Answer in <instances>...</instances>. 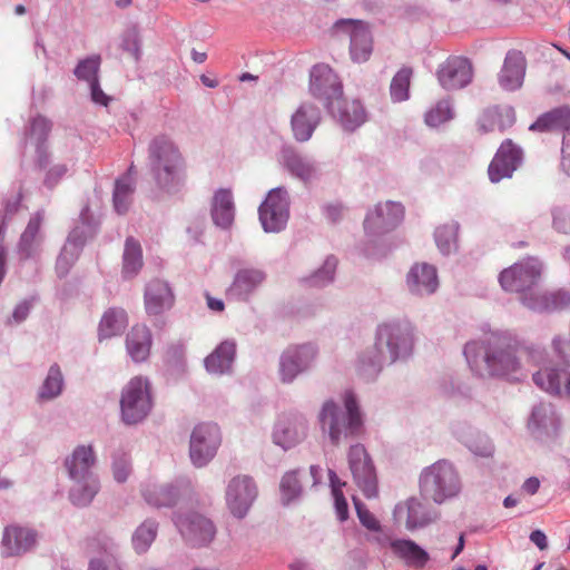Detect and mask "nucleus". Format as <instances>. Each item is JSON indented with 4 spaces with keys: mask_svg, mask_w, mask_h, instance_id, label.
<instances>
[{
    "mask_svg": "<svg viewBox=\"0 0 570 570\" xmlns=\"http://www.w3.org/2000/svg\"><path fill=\"white\" fill-rule=\"evenodd\" d=\"M524 345L508 331H495L482 338L470 341L463 347V355L474 375L482 379H507L519 381L521 353Z\"/></svg>",
    "mask_w": 570,
    "mask_h": 570,
    "instance_id": "obj_1",
    "label": "nucleus"
},
{
    "mask_svg": "<svg viewBox=\"0 0 570 570\" xmlns=\"http://www.w3.org/2000/svg\"><path fill=\"white\" fill-rule=\"evenodd\" d=\"M414 350V328L406 321L392 320L379 324L373 350L358 358V374L367 382L376 380L383 367L406 362Z\"/></svg>",
    "mask_w": 570,
    "mask_h": 570,
    "instance_id": "obj_2",
    "label": "nucleus"
},
{
    "mask_svg": "<svg viewBox=\"0 0 570 570\" xmlns=\"http://www.w3.org/2000/svg\"><path fill=\"white\" fill-rule=\"evenodd\" d=\"M147 168L156 188L168 196L179 194L186 185L187 165L179 147L167 135H157L148 144Z\"/></svg>",
    "mask_w": 570,
    "mask_h": 570,
    "instance_id": "obj_3",
    "label": "nucleus"
},
{
    "mask_svg": "<svg viewBox=\"0 0 570 570\" xmlns=\"http://www.w3.org/2000/svg\"><path fill=\"white\" fill-rule=\"evenodd\" d=\"M342 400L344 409L330 399L323 403L317 415L322 434L333 446L358 438L364 429V417L356 394L346 390Z\"/></svg>",
    "mask_w": 570,
    "mask_h": 570,
    "instance_id": "obj_4",
    "label": "nucleus"
},
{
    "mask_svg": "<svg viewBox=\"0 0 570 570\" xmlns=\"http://www.w3.org/2000/svg\"><path fill=\"white\" fill-rule=\"evenodd\" d=\"M95 461L91 445L76 446L65 460L68 475L75 482L69 491V500L76 507H88L99 491L98 476L91 471Z\"/></svg>",
    "mask_w": 570,
    "mask_h": 570,
    "instance_id": "obj_5",
    "label": "nucleus"
},
{
    "mask_svg": "<svg viewBox=\"0 0 570 570\" xmlns=\"http://www.w3.org/2000/svg\"><path fill=\"white\" fill-rule=\"evenodd\" d=\"M420 491L423 498L436 504L455 498L461 491V481L454 465L442 459L424 468L420 474Z\"/></svg>",
    "mask_w": 570,
    "mask_h": 570,
    "instance_id": "obj_6",
    "label": "nucleus"
},
{
    "mask_svg": "<svg viewBox=\"0 0 570 570\" xmlns=\"http://www.w3.org/2000/svg\"><path fill=\"white\" fill-rule=\"evenodd\" d=\"M120 420L127 426L142 423L154 407L151 385L147 377L134 376L120 393Z\"/></svg>",
    "mask_w": 570,
    "mask_h": 570,
    "instance_id": "obj_7",
    "label": "nucleus"
},
{
    "mask_svg": "<svg viewBox=\"0 0 570 570\" xmlns=\"http://www.w3.org/2000/svg\"><path fill=\"white\" fill-rule=\"evenodd\" d=\"M291 197L284 186L272 188L258 207V219L265 233H281L289 219Z\"/></svg>",
    "mask_w": 570,
    "mask_h": 570,
    "instance_id": "obj_8",
    "label": "nucleus"
},
{
    "mask_svg": "<svg viewBox=\"0 0 570 570\" xmlns=\"http://www.w3.org/2000/svg\"><path fill=\"white\" fill-rule=\"evenodd\" d=\"M222 444V432L216 423L197 424L189 439V458L191 464L202 469L212 462Z\"/></svg>",
    "mask_w": 570,
    "mask_h": 570,
    "instance_id": "obj_9",
    "label": "nucleus"
},
{
    "mask_svg": "<svg viewBox=\"0 0 570 570\" xmlns=\"http://www.w3.org/2000/svg\"><path fill=\"white\" fill-rule=\"evenodd\" d=\"M541 272V262L529 258L503 269L499 275V283L504 291L518 293L521 301L523 295L534 293L532 288L538 284Z\"/></svg>",
    "mask_w": 570,
    "mask_h": 570,
    "instance_id": "obj_10",
    "label": "nucleus"
},
{
    "mask_svg": "<svg viewBox=\"0 0 570 570\" xmlns=\"http://www.w3.org/2000/svg\"><path fill=\"white\" fill-rule=\"evenodd\" d=\"M309 92L327 112H333V105L343 97V85L328 65L317 63L309 71Z\"/></svg>",
    "mask_w": 570,
    "mask_h": 570,
    "instance_id": "obj_11",
    "label": "nucleus"
},
{
    "mask_svg": "<svg viewBox=\"0 0 570 570\" xmlns=\"http://www.w3.org/2000/svg\"><path fill=\"white\" fill-rule=\"evenodd\" d=\"M333 30L350 37V55L354 62L362 63L370 59L373 39L366 22L358 19H338L334 22Z\"/></svg>",
    "mask_w": 570,
    "mask_h": 570,
    "instance_id": "obj_12",
    "label": "nucleus"
},
{
    "mask_svg": "<svg viewBox=\"0 0 570 570\" xmlns=\"http://www.w3.org/2000/svg\"><path fill=\"white\" fill-rule=\"evenodd\" d=\"M348 466L354 482L367 499L377 497V476L374 463L363 444L350 446Z\"/></svg>",
    "mask_w": 570,
    "mask_h": 570,
    "instance_id": "obj_13",
    "label": "nucleus"
},
{
    "mask_svg": "<svg viewBox=\"0 0 570 570\" xmlns=\"http://www.w3.org/2000/svg\"><path fill=\"white\" fill-rule=\"evenodd\" d=\"M173 522L191 547H205L213 541L216 534V528L212 520L197 512H174Z\"/></svg>",
    "mask_w": 570,
    "mask_h": 570,
    "instance_id": "obj_14",
    "label": "nucleus"
},
{
    "mask_svg": "<svg viewBox=\"0 0 570 570\" xmlns=\"http://www.w3.org/2000/svg\"><path fill=\"white\" fill-rule=\"evenodd\" d=\"M233 266L237 267L230 285L226 289V297L233 302H248L265 283L267 274L264 269L253 266H239V261L234 259Z\"/></svg>",
    "mask_w": 570,
    "mask_h": 570,
    "instance_id": "obj_15",
    "label": "nucleus"
},
{
    "mask_svg": "<svg viewBox=\"0 0 570 570\" xmlns=\"http://www.w3.org/2000/svg\"><path fill=\"white\" fill-rule=\"evenodd\" d=\"M317 355V347L305 343L286 348L279 357V379L282 383L289 384L308 371Z\"/></svg>",
    "mask_w": 570,
    "mask_h": 570,
    "instance_id": "obj_16",
    "label": "nucleus"
},
{
    "mask_svg": "<svg viewBox=\"0 0 570 570\" xmlns=\"http://www.w3.org/2000/svg\"><path fill=\"white\" fill-rule=\"evenodd\" d=\"M404 219V206L399 202L387 200L370 210L363 226L367 236H381L395 229Z\"/></svg>",
    "mask_w": 570,
    "mask_h": 570,
    "instance_id": "obj_17",
    "label": "nucleus"
},
{
    "mask_svg": "<svg viewBox=\"0 0 570 570\" xmlns=\"http://www.w3.org/2000/svg\"><path fill=\"white\" fill-rule=\"evenodd\" d=\"M258 494L257 485L249 475L234 476L226 488V504L237 519H244Z\"/></svg>",
    "mask_w": 570,
    "mask_h": 570,
    "instance_id": "obj_18",
    "label": "nucleus"
},
{
    "mask_svg": "<svg viewBox=\"0 0 570 570\" xmlns=\"http://www.w3.org/2000/svg\"><path fill=\"white\" fill-rule=\"evenodd\" d=\"M523 151L511 139L501 142L489 167L488 175L492 184H498L504 178H511L521 166Z\"/></svg>",
    "mask_w": 570,
    "mask_h": 570,
    "instance_id": "obj_19",
    "label": "nucleus"
},
{
    "mask_svg": "<svg viewBox=\"0 0 570 570\" xmlns=\"http://www.w3.org/2000/svg\"><path fill=\"white\" fill-rule=\"evenodd\" d=\"M37 530L18 524L7 525L1 539V554L4 558L21 557L32 552L38 544Z\"/></svg>",
    "mask_w": 570,
    "mask_h": 570,
    "instance_id": "obj_20",
    "label": "nucleus"
},
{
    "mask_svg": "<svg viewBox=\"0 0 570 570\" xmlns=\"http://www.w3.org/2000/svg\"><path fill=\"white\" fill-rule=\"evenodd\" d=\"M436 77L445 90L462 89L471 83L473 67L468 58L451 56L439 66Z\"/></svg>",
    "mask_w": 570,
    "mask_h": 570,
    "instance_id": "obj_21",
    "label": "nucleus"
},
{
    "mask_svg": "<svg viewBox=\"0 0 570 570\" xmlns=\"http://www.w3.org/2000/svg\"><path fill=\"white\" fill-rule=\"evenodd\" d=\"M176 302L171 285L164 279L149 281L144 291V305L148 316H160L170 311Z\"/></svg>",
    "mask_w": 570,
    "mask_h": 570,
    "instance_id": "obj_22",
    "label": "nucleus"
},
{
    "mask_svg": "<svg viewBox=\"0 0 570 570\" xmlns=\"http://www.w3.org/2000/svg\"><path fill=\"white\" fill-rule=\"evenodd\" d=\"M278 160L291 176L303 183L311 181L317 175L316 160L308 155L301 154L291 145L282 146Z\"/></svg>",
    "mask_w": 570,
    "mask_h": 570,
    "instance_id": "obj_23",
    "label": "nucleus"
},
{
    "mask_svg": "<svg viewBox=\"0 0 570 570\" xmlns=\"http://www.w3.org/2000/svg\"><path fill=\"white\" fill-rule=\"evenodd\" d=\"M560 428V419L551 404L540 403L533 406L529 429L532 435L542 442L553 439Z\"/></svg>",
    "mask_w": 570,
    "mask_h": 570,
    "instance_id": "obj_24",
    "label": "nucleus"
},
{
    "mask_svg": "<svg viewBox=\"0 0 570 570\" xmlns=\"http://www.w3.org/2000/svg\"><path fill=\"white\" fill-rule=\"evenodd\" d=\"M322 120L318 107L312 102H303L291 118L293 137L298 142L308 141Z\"/></svg>",
    "mask_w": 570,
    "mask_h": 570,
    "instance_id": "obj_25",
    "label": "nucleus"
},
{
    "mask_svg": "<svg viewBox=\"0 0 570 570\" xmlns=\"http://www.w3.org/2000/svg\"><path fill=\"white\" fill-rule=\"evenodd\" d=\"M236 354V341L233 338L224 340L204 358V367L212 375L232 374Z\"/></svg>",
    "mask_w": 570,
    "mask_h": 570,
    "instance_id": "obj_26",
    "label": "nucleus"
},
{
    "mask_svg": "<svg viewBox=\"0 0 570 570\" xmlns=\"http://www.w3.org/2000/svg\"><path fill=\"white\" fill-rule=\"evenodd\" d=\"M381 546L389 544L393 553L410 567L423 568L430 560L429 552L412 539H390L387 535L376 538Z\"/></svg>",
    "mask_w": 570,
    "mask_h": 570,
    "instance_id": "obj_27",
    "label": "nucleus"
},
{
    "mask_svg": "<svg viewBox=\"0 0 570 570\" xmlns=\"http://www.w3.org/2000/svg\"><path fill=\"white\" fill-rule=\"evenodd\" d=\"M307 425L303 417L282 416L273 431V441L284 450L294 448L306 435Z\"/></svg>",
    "mask_w": 570,
    "mask_h": 570,
    "instance_id": "obj_28",
    "label": "nucleus"
},
{
    "mask_svg": "<svg viewBox=\"0 0 570 570\" xmlns=\"http://www.w3.org/2000/svg\"><path fill=\"white\" fill-rule=\"evenodd\" d=\"M406 286L416 296L435 293L439 287L436 268L428 263L414 264L406 275Z\"/></svg>",
    "mask_w": 570,
    "mask_h": 570,
    "instance_id": "obj_29",
    "label": "nucleus"
},
{
    "mask_svg": "<svg viewBox=\"0 0 570 570\" xmlns=\"http://www.w3.org/2000/svg\"><path fill=\"white\" fill-rule=\"evenodd\" d=\"M525 75V60L521 51L509 50L498 80L502 89L514 91L522 86Z\"/></svg>",
    "mask_w": 570,
    "mask_h": 570,
    "instance_id": "obj_30",
    "label": "nucleus"
},
{
    "mask_svg": "<svg viewBox=\"0 0 570 570\" xmlns=\"http://www.w3.org/2000/svg\"><path fill=\"white\" fill-rule=\"evenodd\" d=\"M523 306L538 313H551L570 306V292L558 289L551 293L525 294L521 298Z\"/></svg>",
    "mask_w": 570,
    "mask_h": 570,
    "instance_id": "obj_31",
    "label": "nucleus"
},
{
    "mask_svg": "<svg viewBox=\"0 0 570 570\" xmlns=\"http://www.w3.org/2000/svg\"><path fill=\"white\" fill-rule=\"evenodd\" d=\"M210 216L215 226L229 229L235 219V204L230 189L219 188L214 193L210 203Z\"/></svg>",
    "mask_w": 570,
    "mask_h": 570,
    "instance_id": "obj_32",
    "label": "nucleus"
},
{
    "mask_svg": "<svg viewBox=\"0 0 570 570\" xmlns=\"http://www.w3.org/2000/svg\"><path fill=\"white\" fill-rule=\"evenodd\" d=\"M338 121L345 131L353 132L366 120V112L358 99L346 101L343 98L333 105V112H328Z\"/></svg>",
    "mask_w": 570,
    "mask_h": 570,
    "instance_id": "obj_33",
    "label": "nucleus"
},
{
    "mask_svg": "<svg viewBox=\"0 0 570 570\" xmlns=\"http://www.w3.org/2000/svg\"><path fill=\"white\" fill-rule=\"evenodd\" d=\"M454 436L473 454L481 458H490L494 453V445L487 434H483L470 425L459 424L453 428Z\"/></svg>",
    "mask_w": 570,
    "mask_h": 570,
    "instance_id": "obj_34",
    "label": "nucleus"
},
{
    "mask_svg": "<svg viewBox=\"0 0 570 570\" xmlns=\"http://www.w3.org/2000/svg\"><path fill=\"white\" fill-rule=\"evenodd\" d=\"M529 130L568 132L570 130V106L563 105L543 112L529 126Z\"/></svg>",
    "mask_w": 570,
    "mask_h": 570,
    "instance_id": "obj_35",
    "label": "nucleus"
},
{
    "mask_svg": "<svg viewBox=\"0 0 570 570\" xmlns=\"http://www.w3.org/2000/svg\"><path fill=\"white\" fill-rule=\"evenodd\" d=\"M128 326V314L121 307H110L101 316L98 325V340L102 342L120 336Z\"/></svg>",
    "mask_w": 570,
    "mask_h": 570,
    "instance_id": "obj_36",
    "label": "nucleus"
},
{
    "mask_svg": "<svg viewBox=\"0 0 570 570\" xmlns=\"http://www.w3.org/2000/svg\"><path fill=\"white\" fill-rule=\"evenodd\" d=\"M79 217L81 224L72 228L66 243L82 250L87 239L95 237L98 233L100 222L92 215L89 206L81 209Z\"/></svg>",
    "mask_w": 570,
    "mask_h": 570,
    "instance_id": "obj_37",
    "label": "nucleus"
},
{
    "mask_svg": "<svg viewBox=\"0 0 570 570\" xmlns=\"http://www.w3.org/2000/svg\"><path fill=\"white\" fill-rule=\"evenodd\" d=\"M151 347V333L147 326H134L126 336V348L131 360L140 363L147 360Z\"/></svg>",
    "mask_w": 570,
    "mask_h": 570,
    "instance_id": "obj_38",
    "label": "nucleus"
},
{
    "mask_svg": "<svg viewBox=\"0 0 570 570\" xmlns=\"http://www.w3.org/2000/svg\"><path fill=\"white\" fill-rule=\"evenodd\" d=\"M142 497L149 505L173 508L180 498V490L175 483L154 484L142 491Z\"/></svg>",
    "mask_w": 570,
    "mask_h": 570,
    "instance_id": "obj_39",
    "label": "nucleus"
},
{
    "mask_svg": "<svg viewBox=\"0 0 570 570\" xmlns=\"http://www.w3.org/2000/svg\"><path fill=\"white\" fill-rule=\"evenodd\" d=\"M42 220L43 213L38 210L33 216L30 217L24 230L20 236L18 249L24 259L32 258L37 253Z\"/></svg>",
    "mask_w": 570,
    "mask_h": 570,
    "instance_id": "obj_40",
    "label": "nucleus"
},
{
    "mask_svg": "<svg viewBox=\"0 0 570 570\" xmlns=\"http://www.w3.org/2000/svg\"><path fill=\"white\" fill-rule=\"evenodd\" d=\"M92 542L100 549V556L90 559L87 570H109L117 560L118 544L114 539L100 533Z\"/></svg>",
    "mask_w": 570,
    "mask_h": 570,
    "instance_id": "obj_41",
    "label": "nucleus"
},
{
    "mask_svg": "<svg viewBox=\"0 0 570 570\" xmlns=\"http://www.w3.org/2000/svg\"><path fill=\"white\" fill-rule=\"evenodd\" d=\"M142 267V250L138 240L129 236L126 238L122 254V277L131 279L138 275Z\"/></svg>",
    "mask_w": 570,
    "mask_h": 570,
    "instance_id": "obj_42",
    "label": "nucleus"
},
{
    "mask_svg": "<svg viewBox=\"0 0 570 570\" xmlns=\"http://www.w3.org/2000/svg\"><path fill=\"white\" fill-rule=\"evenodd\" d=\"M338 259L328 255L322 266L309 275L302 277L301 283L307 287L322 288L334 282Z\"/></svg>",
    "mask_w": 570,
    "mask_h": 570,
    "instance_id": "obj_43",
    "label": "nucleus"
},
{
    "mask_svg": "<svg viewBox=\"0 0 570 570\" xmlns=\"http://www.w3.org/2000/svg\"><path fill=\"white\" fill-rule=\"evenodd\" d=\"M563 372L564 366H547L535 372L532 375V381L542 391L552 395H560L562 390Z\"/></svg>",
    "mask_w": 570,
    "mask_h": 570,
    "instance_id": "obj_44",
    "label": "nucleus"
},
{
    "mask_svg": "<svg viewBox=\"0 0 570 570\" xmlns=\"http://www.w3.org/2000/svg\"><path fill=\"white\" fill-rule=\"evenodd\" d=\"M134 191L135 187L128 175L116 179L112 191V206L118 215L128 213Z\"/></svg>",
    "mask_w": 570,
    "mask_h": 570,
    "instance_id": "obj_45",
    "label": "nucleus"
},
{
    "mask_svg": "<svg viewBox=\"0 0 570 570\" xmlns=\"http://www.w3.org/2000/svg\"><path fill=\"white\" fill-rule=\"evenodd\" d=\"M438 514L435 511L428 509L417 499L411 498L407 501V518L406 528L414 530L423 528L436 519Z\"/></svg>",
    "mask_w": 570,
    "mask_h": 570,
    "instance_id": "obj_46",
    "label": "nucleus"
},
{
    "mask_svg": "<svg viewBox=\"0 0 570 570\" xmlns=\"http://www.w3.org/2000/svg\"><path fill=\"white\" fill-rule=\"evenodd\" d=\"M158 533V522L154 519L145 520L137 527L131 537L134 550L138 553H145L149 550Z\"/></svg>",
    "mask_w": 570,
    "mask_h": 570,
    "instance_id": "obj_47",
    "label": "nucleus"
},
{
    "mask_svg": "<svg viewBox=\"0 0 570 570\" xmlns=\"http://www.w3.org/2000/svg\"><path fill=\"white\" fill-rule=\"evenodd\" d=\"M460 224L452 222L439 226L434 232V240L438 249L444 256H449L458 247V234Z\"/></svg>",
    "mask_w": 570,
    "mask_h": 570,
    "instance_id": "obj_48",
    "label": "nucleus"
},
{
    "mask_svg": "<svg viewBox=\"0 0 570 570\" xmlns=\"http://www.w3.org/2000/svg\"><path fill=\"white\" fill-rule=\"evenodd\" d=\"M65 381L62 372L57 363L52 364L47 376L39 389L38 399L41 401H50L58 397L63 389Z\"/></svg>",
    "mask_w": 570,
    "mask_h": 570,
    "instance_id": "obj_49",
    "label": "nucleus"
},
{
    "mask_svg": "<svg viewBox=\"0 0 570 570\" xmlns=\"http://www.w3.org/2000/svg\"><path fill=\"white\" fill-rule=\"evenodd\" d=\"M299 469L287 471L281 479L279 491L283 505H289L298 500L303 493V485L298 478Z\"/></svg>",
    "mask_w": 570,
    "mask_h": 570,
    "instance_id": "obj_50",
    "label": "nucleus"
},
{
    "mask_svg": "<svg viewBox=\"0 0 570 570\" xmlns=\"http://www.w3.org/2000/svg\"><path fill=\"white\" fill-rule=\"evenodd\" d=\"M413 70L410 67H402L392 78L390 96L393 102H402L410 98V83Z\"/></svg>",
    "mask_w": 570,
    "mask_h": 570,
    "instance_id": "obj_51",
    "label": "nucleus"
},
{
    "mask_svg": "<svg viewBox=\"0 0 570 570\" xmlns=\"http://www.w3.org/2000/svg\"><path fill=\"white\" fill-rule=\"evenodd\" d=\"M498 116L499 120V129L503 131L505 128L511 127L515 121V112L512 107H507L503 111H500L499 107H494L493 109L487 110L483 114L482 119L480 120V128L488 132L493 129V118Z\"/></svg>",
    "mask_w": 570,
    "mask_h": 570,
    "instance_id": "obj_52",
    "label": "nucleus"
},
{
    "mask_svg": "<svg viewBox=\"0 0 570 570\" xmlns=\"http://www.w3.org/2000/svg\"><path fill=\"white\" fill-rule=\"evenodd\" d=\"M453 117L454 111L451 101L449 99H442L436 102L435 107L425 112L424 121L429 127L435 128L450 121Z\"/></svg>",
    "mask_w": 570,
    "mask_h": 570,
    "instance_id": "obj_53",
    "label": "nucleus"
},
{
    "mask_svg": "<svg viewBox=\"0 0 570 570\" xmlns=\"http://www.w3.org/2000/svg\"><path fill=\"white\" fill-rule=\"evenodd\" d=\"M101 58L99 55H92L78 61L73 69V75L78 80L90 82L99 78Z\"/></svg>",
    "mask_w": 570,
    "mask_h": 570,
    "instance_id": "obj_54",
    "label": "nucleus"
},
{
    "mask_svg": "<svg viewBox=\"0 0 570 570\" xmlns=\"http://www.w3.org/2000/svg\"><path fill=\"white\" fill-rule=\"evenodd\" d=\"M114 479L118 483H125L131 473V459L122 449L116 450L111 455Z\"/></svg>",
    "mask_w": 570,
    "mask_h": 570,
    "instance_id": "obj_55",
    "label": "nucleus"
},
{
    "mask_svg": "<svg viewBox=\"0 0 570 570\" xmlns=\"http://www.w3.org/2000/svg\"><path fill=\"white\" fill-rule=\"evenodd\" d=\"M81 252V249L65 243L56 261V273L59 278H65L69 274Z\"/></svg>",
    "mask_w": 570,
    "mask_h": 570,
    "instance_id": "obj_56",
    "label": "nucleus"
},
{
    "mask_svg": "<svg viewBox=\"0 0 570 570\" xmlns=\"http://www.w3.org/2000/svg\"><path fill=\"white\" fill-rule=\"evenodd\" d=\"M51 131V122L42 117L37 116L30 120L29 127L24 130V141L28 137L36 139L37 144H47L49 132Z\"/></svg>",
    "mask_w": 570,
    "mask_h": 570,
    "instance_id": "obj_57",
    "label": "nucleus"
},
{
    "mask_svg": "<svg viewBox=\"0 0 570 570\" xmlns=\"http://www.w3.org/2000/svg\"><path fill=\"white\" fill-rule=\"evenodd\" d=\"M142 41L137 28L127 29L121 37L120 48L129 53L136 62H139L142 56Z\"/></svg>",
    "mask_w": 570,
    "mask_h": 570,
    "instance_id": "obj_58",
    "label": "nucleus"
},
{
    "mask_svg": "<svg viewBox=\"0 0 570 570\" xmlns=\"http://www.w3.org/2000/svg\"><path fill=\"white\" fill-rule=\"evenodd\" d=\"M552 228L564 235H570V207L556 205L551 207Z\"/></svg>",
    "mask_w": 570,
    "mask_h": 570,
    "instance_id": "obj_59",
    "label": "nucleus"
},
{
    "mask_svg": "<svg viewBox=\"0 0 570 570\" xmlns=\"http://www.w3.org/2000/svg\"><path fill=\"white\" fill-rule=\"evenodd\" d=\"M353 503L356 511V515L360 520V523L372 532H381L382 527L376 517L366 508L364 502H362L356 497H353Z\"/></svg>",
    "mask_w": 570,
    "mask_h": 570,
    "instance_id": "obj_60",
    "label": "nucleus"
},
{
    "mask_svg": "<svg viewBox=\"0 0 570 570\" xmlns=\"http://www.w3.org/2000/svg\"><path fill=\"white\" fill-rule=\"evenodd\" d=\"M38 301V295H31L19 302L14 306L11 316L7 320V325H20L21 323H23L28 318L31 309L33 308L35 304Z\"/></svg>",
    "mask_w": 570,
    "mask_h": 570,
    "instance_id": "obj_61",
    "label": "nucleus"
},
{
    "mask_svg": "<svg viewBox=\"0 0 570 570\" xmlns=\"http://www.w3.org/2000/svg\"><path fill=\"white\" fill-rule=\"evenodd\" d=\"M21 194L13 199H7L3 209L0 212V239L4 237L7 227L12 217L18 213L21 205Z\"/></svg>",
    "mask_w": 570,
    "mask_h": 570,
    "instance_id": "obj_62",
    "label": "nucleus"
},
{
    "mask_svg": "<svg viewBox=\"0 0 570 570\" xmlns=\"http://www.w3.org/2000/svg\"><path fill=\"white\" fill-rule=\"evenodd\" d=\"M68 168L65 164H57L48 169L43 179V186L48 189L55 188L62 177L67 174Z\"/></svg>",
    "mask_w": 570,
    "mask_h": 570,
    "instance_id": "obj_63",
    "label": "nucleus"
},
{
    "mask_svg": "<svg viewBox=\"0 0 570 570\" xmlns=\"http://www.w3.org/2000/svg\"><path fill=\"white\" fill-rule=\"evenodd\" d=\"M89 89H90V98L91 100L100 106H108L110 102V97L104 92L100 86L99 78L94 79L92 81L88 82Z\"/></svg>",
    "mask_w": 570,
    "mask_h": 570,
    "instance_id": "obj_64",
    "label": "nucleus"
}]
</instances>
